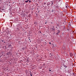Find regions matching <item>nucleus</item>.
<instances>
[{
	"label": "nucleus",
	"instance_id": "nucleus-23",
	"mask_svg": "<svg viewBox=\"0 0 76 76\" xmlns=\"http://www.w3.org/2000/svg\"><path fill=\"white\" fill-rule=\"evenodd\" d=\"M30 42H31V40L30 41Z\"/></svg>",
	"mask_w": 76,
	"mask_h": 76
},
{
	"label": "nucleus",
	"instance_id": "nucleus-12",
	"mask_svg": "<svg viewBox=\"0 0 76 76\" xmlns=\"http://www.w3.org/2000/svg\"><path fill=\"white\" fill-rule=\"evenodd\" d=\"M1 41H2V42H3V41H4L3 40H2Z\"/></svg>",
	"mask_w": 76,
	"mask_h": 76
},
{
	"label": "nucleus",
	"instance_id": "nucleus-7",
	"mask_svg": "<svg viewBox=\"0 0 76 76\" xmlns=\"http://www.w3.org/2000/svg\"><path fill=\"white\" fill-rule=\"evenodd\" d=\"M50 5V4H49L48 3L47 4V6H49Z\"/></svg>",
	"mask_w": 76,
	"mask_h": 76
},
{
	"label": "nucleus",
	"instance_id": "nucleus-5",
	"mask_svg": "<svg viewBox=\"0 0 76 76\" xmlns=\"http://www.w3.org/2000/svg\"><path fill=\"white\" fill-rule=\"evenodd\" d=\"M31 73V72H30V74L31 76H32V75Z\"/></svg>",
	"mask_w": 76,
	"mask_h": 76
},
{
	"label": "nucleus",
	"instance_id": "nucleus-15",
	"mask_svg": "<svg viewBox=\"0 0 76 76\" xmlns=\"http://www.w3.org/2000/svg\"><path fill=\"white\" fill-rule=\"evenodd\" d=\"M9 46H11V45H10Z\"/></svg>",
	"mask_w": 76,
	"mask_h": 76
},
{
	"label": "nucleus",
	"instance_id": "nucleus-17",
	"mask_svg": "<svg viewBox=\"0 0 76 76\" xmlns=\"http://www.w3.org/2000/svg\"><path fill=\"white\" fill-rule=\"evenodd\" d=\"M74 73H73V75H74Z\"/></svg>",
	"mask_w": 76,
	"mask_h": 76
},
{
	"label": "nucleus",
	"instance_id": "nucleus-19",
	"mask_svg": "<svg viewBox=\"0 0 76 76\" xmlns=\"http://www.w3.org/2000/svg\"><path fill=\"white\" fill-rule=\"evenodd\" d=\"M66 67H67V66H66Z\"/></svg>",
	"mask_w": 76,
	"mask_h": 76
},
{
	"label": "nucleus",
	"instance_id": "nucleus-9",
	"mask_svg": "<svg viewBox=\"0 0 76 76\" xmlns=\"http://www.w3.org/2000/svg\"><path fill=\"white\" fill-rule=\"evenodd\" d=\"M28 1H29V2L30 3H31V1H29V0H28Z\"/></svg>",
	"mask_w": 76,
	"mask_h": 76
},
{
	"label": "nucleus",
	"instance_id": "nucleus-21",
	"mask_svg": "<svg viewBox=\"0 0 76 76\" xmlns=\"http://www.w3.org/2000/svg\"><path fill=\"white\" fill-rule=\"evenodd\" d=\"M44 35H45V34H44Z\"/></svg>",
	"mask_w": 76,
	"mask_h": 76
},
{
	"label": "nucleus",
	"instance_id": "nucleus-8",
	"mask_svg": "<svg viewBox=\"0 0 76 76\" xmlns=\"http://www.w3.org/2000/svg\"><path fill=\"white\" fill-rule=\"evenodd\" d=\"M58 34H59V33H58V32L56 34L57 35H58Z\"/></svg>",
	"mask_w": 76,
	"mask_h": 76
},
{
	"label": "nucleus",
	"instance_id": "nucleus-14",
	"mask_svg": "<svg viewBox=\"0 0 76 76\" xmlns=\"http://www.w3.org/2000/svg\"><path fill=\"white\" fill-rule=\"evenodd\" d=\"M49 44H50L51 42H49Z\"/></svg>",
	"mask_w": 76,
	"mask_h": 76
},
{
	"label": "nucleus",
	"instance_id": "nucleus-3",
	"mask_svg": "<svg viewBox=\"0 0 76 76\" xmlns=\"http://www.w3.org/2000/svg\"><path fill=\"white\" fill-rule=\"evenodd\" d=\"M69 26H71V23H69Z\"/></svg>",
	"mask_w": 76,
	"mask_h": 76
},
{
	"label": "nucleus",
	"instance_id": "nucleus-20",
	"mask_svg": "<svg viewBox=\"0 0 76 76\" xmlns=\"http://www.w3.org/2000/svg\"><path fill=\"white\" fill-rule=\"evenodd\" d=\"M53 11H52V12H53Z\"/></svg>",
	"mask_w": 76,
	"mask_h": 76
},
{
	"label": "nucleus",
	"instance_id": "nucleus-4",
	"mask_svg": "<svg viewBox=\"0 0 76 76\" xmlns=\"http://www.w3.org/2000/svg\"><path fill=\"white\" fill-rule=\"evenodd\" d=\"M28 0H27V1H25V2H26V3H27V2H28Z\"/></svg>",
	"mask_w": 76,
	"mask_h": 76
},
{
	"label": "nucleus",
	"instance_id": "nucleus-18",
	"mask_svg": "<svg viewBox=\"0 0 76 76\" xmlns=\"http://www.w3.org/2000/svg\"><path fill=\"white\" fill-rule=\"evenodd\" d=\"M40 33H41V31H40Z\"/></svg>",
	"mask_w": 76,
	"mask_h": 76
},
{
	"label": "nucleus",
	"instance_id": "nucleus-10",
	"mask_svg": "<svg viewBox=\"0 0 76 76\" xmlns=\"http://www.w3.org/2000/svg\"><path fill=\"white\" fill-rule=\"evenodd\" d=\"M67 7H68V5L66 6V8H67Z\"/></svg>",
	"mask_w": 76,
	"mask_h": 76
},
{
	"label": "nucleus",
	"instance_id": "nucleus-1",
	"mask_svg": "<svg viewBox=\"0 0 76 76\" xmlns=\"http://www.w3.org/2000/svg\"><path fill=\"white\" fill-rule=\"evenodd\" d=\"M7 55H8V56H9V55L10 56V55H11V53L10 52H9L8 53H7Z\"/></svg>",
	"mask_w": 76,
	"mask_h": 76
},
{
	"label": "nucleus",
	"instance_id": "nucleus-6",
	"mask_svg": "<svg viewBox=\"0 0 76 76\" xmlns=\"http://www.w3.org/2000/svg\"><path fill=\"white\" fill-rule=\"evenodd\" d=\"M58 33H60V30H58Z\"/></svg>",
	"mask_w": 76,
	"mask_h": 76
},
{
	"label": "nucleus",
	"instance_id": "nucleus-11",
	"mask_svg": "<svg viewBox=\"0 0 76 76\" xmlns=\"http://www.w3.org/2000/svg\"><path fill=\"white\" fill-rule=\"evenodd\" d=\"M52 4H53V2H52Z\"/></svg>",
	"mask_w": 76,
	"mask_h": 76
},
{
	"label": "nucleus",
	"instance_id": "nucleus-16",
	"mask_svg": "<svg viewBox=\"0 0 76 76\" xmlns=\"http://www.w3.org/2000/svg\"><path fill=\"white\" fill-rule=\"evenodd\" d=\"M50 72H51V70H50Z\"/></svg>",
	"mask_w": 76,
	"mask_h": 76
},
{
	"label": "nucleus",
	"instance_id": "nucleus-22",
	"mask_svg": "<svg viewBox=\"0 0 76 76\" xmlns=\"http://www.w3.org/2000/svg\"><path fill=\"white\" fill-rule=\"evenodd\" d=\"M29 40H30V39H29Z\"/></svg>",
	"mask_w": 76,
	"mask_h": 76
},
{
	"label": "nucleus",
	"instance_id": "nucleus-2",
	"mask_svg": "<svg viewBox=\"0 0 76 76\" xmlns=\"http://www.w3.org/2000/svg\"><path fill=\"white\" fill-rule=\"evenodd\" d=\"M70 56L72 57L73 56V54L72 53H69Z\"/></svg>",
	"mask_w": 76,
	"mask_h": 76
},
{
	"label": "nucleus",
	"instance_id": "nucleus-13",
	"mask_svg": "<svg viewBox=\"0 0 76 76\" xmlns=\"http://www.w3.org/2000/svg\"><path fill=\"white\" fill-rule=\"evenodd\" d=\"M45 24H47V22L45 23Z\"/></svg>",
	"mask_w": 76,
	"mask_h": 76
}]
</instances>
